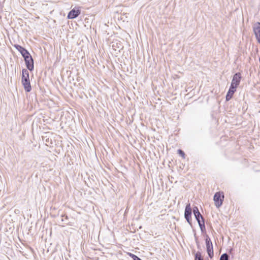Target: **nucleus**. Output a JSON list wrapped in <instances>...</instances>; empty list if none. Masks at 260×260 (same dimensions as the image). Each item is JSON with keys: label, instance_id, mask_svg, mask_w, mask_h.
<instances>
[{"label": "nucleus", "instance_id": "nucleus-1", "mask_svg": "<svg viewBox=\"0 0 260 260\" xmlns=\"http://www.w3.org/2000/svg\"><path fill=\"white\" fill-rule=\"evenodd\" d=\"M224 200V195L220 192L215 193L213 198L215 205L217 208H219L222 204Z\"/></svg>", "mask_w": 260, "mask_h": 260}, {"label": "nucleus", "instance_id": "nucleus-2", "mask_svg": "<svg viewBox=\"0 0 260 260\" xmlns=\"http://www.w3.org/2000/svg\"><path fill=\"white\" fill-rule=\"evenodd\" d=\"M206 245L208 254L212 258L214 255L213 245L210 238L208 236L206 239Z\"/></svg>", "mask_w": 260, "mask_h": 260}, {"label": "nucleus", "instance_id": "nucleus-3", "mask_svg": "<svg viewBox=\"0 0 260 260\" xmlns=\"http://www.w3.org/2000/svg\"><path fill=\"white\" fill-rule=\"evenodd\" d=\"M241 79V74L240 73H236L233 78L231 86L237 88L239 85Z\"/></svg>", "mask_w": 260, "mask_h": 260}, {"label": "nucleus", "instance_id": "nucleus-4", "mask_svg": "<svg viewBox=\"0 0 260 260\" xmlns=\"http://www.w3.org/2000/svg\"><path fill=\"white\" fill-rule=\"evenodd\" d=\"M26 66L28 70L31 71L34 69V60L30 55L24 58Z\"/></svg>", "mask_w": 260, "mask_h": 260}, {"label": "nucleus", "instance_id": "nucleus-5", "mask_svg": "<svg viewBox=\"0 0 260 260\" xmlns=\"http://www.w3.org/2000/svg\"><path fill=\"white\" fill-rule=\"evenodd\" d=\"M191 208L190 207V204H188L185 207V213H184V217L187 221L190 224L191 220Z\"/></svg>", "mask_w": 260, "mask_h": 260}, {"label": "nucleus", "instance_id": "nucleus-6", "mask_svg": "<svg viewBox=\"0 0 260 260\" xmlns=\"http://www.w3.org/2000/svg\"><path fill=\"white\" fill-rule=\"evenodd\" d=\"M253 30L256 40L260 44V23L257 22L253 26Z\"/></svg>", "mask_w": 260, "mask_h": 260}, {"label": "nucleus", "instance_id": "nucleus-7", "mask_svg": "<svg viewBox=\"0 0 260 260\" xmlns=\"http://www.w3.org/2000/svg\"><path fill=\"white\" fill-rule=\"evenodd\" d=\"M80 13L81 11L80 10L73 9L68 13V18L69 19H74L77 17Z\"/></svg>", "mask_w": 260, "mask_h": 260}, {"label": "nucleus", "instance_id": "nucleus-8", "mask_svg": "<svg viewBox=\"0 0 260 260\" xmlns=\"http://www.w3.org/2000/svg\"><path fill=\"white\" fill-rule=\"evenodd\" d=\"M14 47L17 49V50H18L20 52L23 58L27 57L28 55H30L28 51L20 45H15Z\"/></svg>", "mask_w": 260, "mask_h": 260}, {"label": "nucleus", "instance_id": "nucleus-9", "mask_svg": "<svg viewBox=\"0 0 260 260\" xmlns=\"http://www.w3.org/2000/svg\"><path fill=\"white\" fill-rule=\"evenodd\" d=\"M196 220H197L200 229L202 231L205 229L204 219L202 215L200 214L198 216L194 215Z\"/></svg>", "mask_w": 260, "mask_h": 260}, {"label": "nucleus", "instance_id": "nucleus-10", "mask_svg": "<svg viewBox=\"0 0 260 260\" xmlns=\"http://www.w3.org/2000/svg\"><path fill=\"white\" fill-rule=\"evenodd\" d=\"M236 88H235L234 87L230 86V88L226 95V101H229L232 99V98L234 93L236 91Z\"/></svg>", "mask_w": 260, "mask_h": 260}, {"label": "nucleus", "instance_id": "nucleus-11", "mask_svg": "<svg viewBox=\"0 0 260 260\" xmlns=\"http://www.w3.org/2000/svg\"><path fill=\"white\" fill-rule=\"evenodd\" d=\"M22 83L23 85L25 90L26 92H29L31 91V87L29 80H25L24 81H22Z\"/></svg>", "mask_w": 260, "mask_h": 260}, {"label": "nucleus", "instance_id": "nucleus-12", "mask_svg": "<svg viewBox=\"0 0 260 260\" xmlns=\"http://www.w3.org/2000/svg\"><path fill=\"white\" fill-rule=\"evenodd\" d=\"M25 80H29V73L26 69H23L22 74V81H24Z\"/></svg>", "mask_w": 260, "mask_h": 260}, {"label": "nucleus", "instance_id": "nucleus-13", "mask_svg": "<svg viewBox=\"0 0 260 260\" xmlns=\"http://www.w3.org/2000/svg\"><path fill=\"white\" fill-rule=\"evenodd\" d=\"M229 256L227 253H223L221 255L219 260H229Z\"/></svg>", "mask_w": 260, "mask_h": 260}, {"label": "nucleus", "instance_id": "nucleus-14", "mask_svg": "<svg viewBox=\"0 0 260 260\" xmlns=\"http://www.w3.org/2000/svg\"><path fill=\"white\" fill-rule=\"evenodd\" d=\"M195 260H203L202 258L201 253L200 252H197L195 255Z\"/></svg>", "mask_w": 260, "mask_h": 260}, {"label": "nucleus", "instance_id": "nucleus-15", "mask_svg": "<svg viewBox=\"0 0 260 260\" xmlns=\"http://www.w3.org/2000/svg\"><path fill=\"white\" fill-rule=\"evenodd\" d=\"M193 214H194V215H197L198 216L199 215H200V213L199 211V209L197 207H194L193 208Z\"/></svg>", "mask_w": 260, "mask_h": 260}, {"label": "nucleus", "instance_id": "nucleus-16", "mask_svg": "<svg viewBox=\"0 0 260 260\" xmlns=\"http://www.w3.org/2000/svg\"><path fill=\"white\" fill-rule=\"evenodd\" d=\"M178 153L183 158H185V153L181 149L178 150Z\"/></svg>", "mask_w": 260, "mask_h": 260}, {"label": "nucleus", "instance_id": "nucleus-17", "mask_svg": "<svg viewBox=\"0 0 260 260\" xmlns=\"http://www.w3.org/2000/svg\"><path fill=\"white\" fill-rule=\"evenodd\" d=\"M129 255L134 259V258H136V256L137 255L132 254V253H129Z\"/></svg>", "mask_w": 260, "mask_h": 260}, {"label": "nucleus", "instance_id": "nucleus-18", "mask_svg": "<svg viewBox=\"0 0 260 260\" xmlns=\"http://www.w3.org/2000/svg\"><path fill=\"white\" fill-rule=\"evenodd\" d=\"M133 260H142L140 258H139L138 256H136V258H134Z\"/></svg>", "mask_w": 260, "mask_h": 260}, {"label": "nucleus", "instance_id": "nucleus-19", "mask_svg": "<svg viewBox=\"0 0 260 260\" xmlns=\"http://www.w3.org/2000/svg\"><path fill=\"white\" fill-rule=\"evenodd\" d=\"M66 219H68V216H66Z\"/></svg>", "mask_w": 260, "mask_h": 260}]
</instances>
